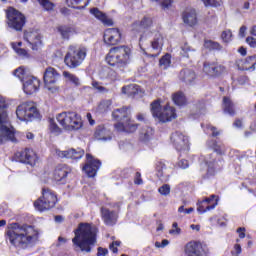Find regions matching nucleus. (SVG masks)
Listing matches in <instances>:
<instances>
[{"label": "nucleus", "instance_id": "nucleus-52", "mask_svg": "<svg viewBox=\"0 0 256 256\" xmlns=\"http://www.w3.org/2000/svg\"><path fill=\"white\" fill-rule=\"evenodd\" d=\"M193 211H195V209L193 207L191 208H185V206H180L178 208V213H184L185 215H191V213H193Z\"/></svg>", "mask_w": 256, "mask_h": 256}, {"label": "nucleus", "instance_id": "nucleus-27", "mask_svg": "<svg viewBox=\"0 0 256 256\" xmlns=\"http://www.w3.org/2000/svg\"><path fill=\"white\" fill-rule=\"evenodd\" d=\"M183 22L190 27H193L197 23V12L195 9H187L182 15Z\"/></svg>", "mask_w": 256, "mask_h": 256}, {"label": "nucleus", "instance_id": "nucleus-56", "mask_svg": "<svg viewBox=\"0 0 256 256\" xmlns=\"http://www.w3.org/2000/svg\"><path fill=\"white\" fill-rule=\"evenodd\" d=\"M241 251H242L241 245L236 244V245L234 246V249L231 251L232 256H239V255H241Z\"/></svg>", "mask_w": 256, "mask_h": 256}, {"label": "nucleus", "instance_id": "nucleus-15", "mask_svg": "<svg viewBox=\"0 0 256 256\" xmlns=\"http://www.w3.org/2000/svg\"><path fill=\"white\" fill-rule=\"evenodd\" d=\"M41 39V33L37 30L29 29L24 32V41L28 43L29 47H31L33 51H37V49L41 47L43 43Z\"/></svg>", "mask_w": 256, "mask_h": 256}, {"label": "nucleus", "instance_id": "nucleus-16", "mask_svg": "<svg viewBox=\"0 0 256 256\" xmlns=\"http://www.w3.org/2000/svg\"><path fill=\"white\" fill-rule=\"evenodd\" d=\"M171 141L178 151L189 150V138L181 132H175L171 136Z\"/></svg>", "mask_w": 256, "mask_h": 256}, {"label": "nucleus", "instance_id": "nucleus-5", "mask_svg": "<svg viewBox=\"0 0 256 256\" xmlns=\"http://www.w3.org/2000/svg\"><path fill=\"white\" fill-rule=\"evenodd\" d=\"M129 115H131V111H129L127 107L113 111L112 117L119 121L115 124L117 131H125L126 133H135V131H137V124L133 123Z\"/></svg>", "mask_w": 256, "mask_h": 256}, {"label": "nucleus", "instance_id": "nucleus-53", "mask_svg": "<svg viewBox=\"0 0 256 256\" xmlns=\"http://www.w3.org/2000/svg\"><path fill=\"white\" fill-rule=\"evenodd\" d=\"M205 7H219V2L216 0H202Z\"/></svg>", "mask_w": 256, "mask_h": 256}, {"label": "nucleus", "instance_id": "nucleus-18", "mask_svg": "<svg viewBox=\"0 0 256 256\" xmlns=\"http://www.w3.org/2000/svg\"><path fill=\"white\" fill-rule=\"evenodd\" d=\"M55 154L60 159H81L85 155V151L81 148L77 149H68V150H55Z\"/></svg>", "mask_w": 256, "mask_h": 256}, {"label": "nucleus", "instance_id": "nucleus-55", "mask_svg": "<svg viewBox=\"0 0 256 256\" xmlns=\"http://www.w3.org/2000/svg\"><path fill=\"white\" fill-rule=\"evenodd\" d=\"M119 245H121L120 241H113L109 246L110 251H112V253H117V247H119Z\"/></svg>", "mask_w": 256, "mask_h": 256}, {"label": "nucleus", "instance_id": "nucleus-38", "mask_svg": "<svg viewBox=\"0 0 256 256\" xmlns=\"http://www.w3.org/2000/svg\"><path fill=\"white\" fill-rule=\"evenodd\" d=\"M204 47H205V49H208L209 51H222L223 50V46L221 44H219V42H216L213 40H205Z\"/></svg>", "mask_w": 256, "mask_h": 256}, {"label": "nucleus", "instance_id": "nucleus-58", "mask_svg": "<svg viewBox=\"0 0 256 256\" xmlns=\"http://www.w3.org/2000/svg\"><path fill=\"white\" fill-rule=\"evenodd\" d=\"M135 185H143V179H141V173L137 172L134 179Z\"/></svg>", "mask_w": 256, "mask_h": 256}, {"label": "nucleus", "instance_id": "nucleus-37", "mask_svg": "<svg viewBox=\"0 0 256 256\" xmlns=\"http://www.w3.org/2000/svg\"><path fill=\"white\" fill-rule=\"evenodd\" d=\"M13 74L15 75V77H18V79H20V81H22V83L31 75H29V70L25 69V67L20 66L19 68H17Z\"/></svg>", "mask_w": 256, "mask_h": 256}, {"label": "nucleus", "instance_id": "nucleus-31", "mask_svg": "<svg viewBox=\"0 0 256 256\" xmlns=\"http://www.w3.org/2000/svg\"><path fill=\"white\" fill-rule=\"evenodd\" d=\"M208 146L213 149L214 153H217V155H225V153H227V147L221 142L212 141L208 143Z\"/></svg>", "mask_w": 256, "mask_h": 256}, {"label": "nucleus", "instance_id": "nucleus-9", "mask_svg": "<svg viewBox=\"0 0 256 256\" xmlns=\"http://www.w3.org/2000/svg\"><path fill=\"white\" fill-rule=\"evenodd\" d=\"M57 205V194L49 188H43L42 197L34 202V207L38 211H49Z\"/></svg>", "mask_w": 256, "mask_h": 256}, {"label": "nucleus", "instance_id": "nucleus-12", "mask_svg": "<svg viewBox=\"0 0 256 256\" xmlns=\"http://www.w3.org/2000/svg\"><path fill=\"white\" fill-rule=\"evenodd\" d=\"M7 24L10 29L22 31L25 25V16L14 8H9L7 13Z\"/></svg>", "mask_w": 256, "mask_h": 256}, {"label": "nucleus", "instance_id": "nucleus-29", "mask_svg": "<svg viewBox=\"0 0 256 256\" xmlns=\"http://www.w3.org/2000/svg\"><path fill=\"white\" fill-rule=\"evenodd\" d=\"M94 137L98 141H111V131L107 130L103 126H98L94 133Z\"/></svg>", "mask_w": 256, "mask_h": 256}, {"label": "nucleus", "instance_id": "nucleus-64", "mask_svg": "<svg viewBox=\"0 0 256 256\" xmlns=\"http://www.w3.org/2000/svg\"><path fill=\"white\" fill-rule=\"evenodd\" d=\"M245 31H247V26L240 27L239 36L240 37H245Z\"/></svg>", "mask_w": 256, "mask_h": 256}, {"label": "nucleus", "instance_id": "nucleus-40", "mask_svg": "<svg viewBox=\"0 0 256 256\" xmlns=\"http://www.w3.org/2000/svg\"><path fill=\"white\" fill-rule=\"evenodd\" d=\"M57 31L60 33L62 39H69V37L74 33L73 28L69 26H59Z\"/></svg>", "mask_w": 256, "mask_h": 256}, {"label": "nucleus", "instance_id": "nucleus-49", "mask_svg": "<svg viewBox=\"0 0 256 256\" xmlns=\"http://www.w3.org/2000/svg\"><path fill=\"white\" fill-rule=\"evenodd\" d=\"M92 87H94L96 89V91H98V93H107V88H105L103 85H101V83L93 81L92 82Z\"/></svg>", "mask_w": 256, "mask_h": 256}, {"label": "nucleus", "instance_id": "nucleus-39", "mask_svg": "<svg viewBox=\"0 0 256 256\" xmlns=\"http://www.w3.org/2000/svg\"><path fill=\"white\" fill-rule=\"evenodd\" d=\"M175 105H178L179 107H183V105H187V98L185 97V94L183 92H176L172 97Z\"/></svg>", "mask_w": 256, "mask_h": 256}, {"label": "nucleus", "instance_id": "nucleus-46", "mask_svg": "<svg viewBox=\"0 0 256 256\" xmlns=\"http://www.w3.org/2000/svg\"><path fill=\"white\" fill-rule=\"evenodd\" d=\"M233 37V33L231 30H224L221 34V39L223 43H231V38Z\"/></svg>", "mask_w": 256, "mask_h": 256}, {"label": "nucleus", "instance_id": "nucleus-10", "mask_svg": "<svg viewBox=\"0 0 256 256\" xmlns=\"http://www.w3.org/2000/svg\"><path fill=\"white\" fill-rule=\"evenodd\" d=\"M16 115L20 121H33L39 116V111L35 103L25 102L17 107Z\"/></svg>", "mask_w": 256, "mask_h": 256}, {"label": "nucleus", "instance_id": "nucleus-17", "mask_svg": "<svg viewBox=\"0 0 256 256\" xmlns=\"http://www.w3.org/2000/svg\"><path fill=\"white\" fill-rule=\"evenodd\" d=\"M86 165L83 167V171L88 175V177H95L97 175V171L101 167V161L94 159L91 154L86 155Z\"/></svg>", "mask_w": 256, "mask_h": 256}, {"label": "nucleus", "instance_id": "nucleus-42", "mask_svg": "<svg viewBox=\"0 0 256 256\" xmlns=\"http://www.w3.org/2000/svg\"><path fill=\"white\" fill-rule=\"evenodd\" d=\"M161 69H169L171 67V55H164L159 62Z\"/></svg>", "mask_w": 256, "mask_h": 256}, {"label": "nucleus", "instance_id": "nucleus-59", "mask_svg": "<svg viewBox=\"0 0 256 256\" xmlns=\"http://www.w3.org/2000/svg\"><path fill=\"white\" fill-rule=\"evenodd\" d=\"M178 167H180V169H187V167H189V162L185 159L180 160L178 162Z\"/></svg>", "mask_w": 256, "mask_h": 256}, {"label": "nucleus", "instance_id": "nucleus-48", "mask_svg": "<svg viewBox=\"0 0 256 256\" xmlns=\"http://www.w3.org/2000/svg\"><path fill=\"white\" fill-rule=\"evenodd\" d=\"M158 192L160 193V195L167 196L169 195V193H171V186H169L168 184H164L158 189Z\"/></svg>", "mask_w": 256, "mask_h": 256}, {"label": "nucleus", "instance_id": "nucleus-63", "mask_svg": "<svg viewBox=\"0 0 256 256\" xmlns=\"http://www.w3.org/2000/svg\"><path fill=\"white\" fill-rule=\"evenodd\" d=\"M169 233L170 235H181V228H172Z\"/></svg>", "mask_w": 256, "mask_h": 256}, {"label": "nucleus", "instance_id": "nucleus-6", "mask_svg": "<svg viewBox=\"0 0 256 256\" xmlns=\"http://www.w3.org/2000/svg\"><path fill=\"white\" fill-rule=\"evenodd\" d=\"M87 57V47L70 45L64 57V63L70 69H77Z\"/></svg>", "mask_w": 256, "mask_h": 256}, {"label": "nucleus", "instance_id": "nucleus-28", "mask_svg": "<svg viewBox=\"0 0 256 256\" xmlns=\"http://www.w3.org/2000/svg\"><path fill=\"white\" fill-rule=\"evenodd\" d=\"M179 79L187 85H191L197 79V74H195V71L186 68L180 72Z\"/></svg>", "mask_w": 256, "mask_h": 256}, {"label": "nucleus", "instance_id": "nucleus-1", "mask_svg": "<svg viewBox=\"0 0 256 256\" xmlns=\"http://www.w3.org/2000/svg\"><path fill=\"white\" fill-rule=\"evenodd\" d=\"M39 233L32 226H15L7 231L6 239L20 249H27L29 245L37 241Z\"/></svg>", "mask_w": 256, "mask_h": 256}, {"label": "nucleus", "instance_id": "nucleus-51", "mask_svg": "<svg viewBox=\"0 0 256 256\" xmlns=\"http://www.w3.org/2000/svg\"><path fill=\"white\" fill-rule=\"evenodd\" d=\"M191 46H189L188 43H184L182 46H181V55H183V57H188V53L189 51H191Z\"/></svg>", "mask_w": 256, "mask_h": 256}, {"label": "nucleus", "instance_id": "nucleus-54", "mask_svg": "<svg viewBox=\"0 0 256 256\" xmlns=\"http://www.w3.org/2000/svg\"><path fill=\"white\" fill-rule=\"evenodd\" d=\"M219 199L217 197V195L213 194L210 197L204 198L202 201L203 203H207L208 205H212L213 203H215V200Z\"/></svg>", "mask_w": 256, "mask_h": 256}, {"label": "nucleus", "instance_id": "nucleus-21", "mask_svg": "<svg viewBox=\"0 0 256 256\" xmlns=\"http://www.w3.org/2000/svg\"><path fill=\"white\" fill-rule=\"evenodd\" d=\"M104 42L106 45H117L121 43V30L118 28H108L104 32Z\"/></svg>", "mask_w": 256, "mask_h": 256}, {"label": "nucleus", "instance_id": "nucleus-4", "mask_svg": "<svg viewBox=\"0 0 256 256\" xmlns=\"http://www.w3.org/2000/svg\"><path fill=\"white\" fill-rule=\"evenodd\" d=\"M7 102L5 98L0 95V143L5 141H12L15 143V131L9 128V116L7 115Z\"/></svg>", "mask_w": 256, "mask_h": 256}, {"label": "nucleus", "instance_id": "nucleus-3", "mask_svg": "<svg viewBox=\"0 0 256 256\" xmlns=\"http://www.w3.org/2000/svg\"><path fill=\"white\" fill-rule=\"evenodd\" d=\"M106 62L116 69H125L131 63V48L129 46H116L110 49Z\"/></svg>", "mask_w": 256, "mask_h": 256}, {"label": "nucleus", "instance_id": "nucleus-60", "mask_svg": "<svg viewBox=\"0 0 256 256\" xmlns=\"http://www.w3.org/2000/svg\"><path fill=\"white\" fill-rule=\"evenodd\" d=\"M107 253H109V250H107V248H103V247H99L98 248V256H105L107 255Z\"/></svg>", "mask_w": 256, "mask_h": 256}, {"label": "nucleus", "instance_id": "nucleus-36", "mask_svg": "<svg viewBox=\"0 0 256 256\" xmlns=\"http://www.w3.org/2000/svg\"><path fill=\"white\" fill-rule=\"evenodd\" d=\"M153 25V20L147 16H145L140 22H136L133 24V29L137 27H141L142 29H151Z\"/></svg>", "mask_w": 256, "mask_h": 256}, {"label": "nucleus", "instance_id": "nucleus-35", "mask_svg": "<svg viewBox=\"0 0 256 256\" xmlns=\"http://www.w3.org/2000/svg\"><path fill=\"white\" fill-rule=\"evenodd\" d=\"M204 161L208 167L207 169L208 175H215V169L217 168V164L215 162V159H213V156L205 157Z\"/></svg>", "mask_w": 256, "mask_h": 256}, {"label": "nucleus", "instance_id": "nucleus-13", "mask_svg": "<svg viewBox=\"0 0 256 256\" xmlns=\"http://www.w3.org/2000/svg\"><path fill=\"white\" fill-rule=\"evenodd\" d=\"M153 36L151 40V47L153 51H156L155 54H152V57H157L159 53H161V50L163 49V45L165 44V38L163 37L162 33L159 32H151L149 30H146L143 35L140 37V41H145L147 37Z\"/></svg>", "mask_w": 256, "mask_h": 256}, {"label": "nucleus", "instance_id": "nucleus-62", "mask_svg": "<svg viewBox=\"0 0 256 256\" xmlns=\"http://www.w3.org/2000/svg\"><path fill=\"white\" fill-rule=\"evenodd\" d=\"M237 233H239L240 239H245V228L243 227L238 228Z\"/></svg>", "mask_w": 256, "mask_h": 256}, {"label": "nucleus", "instance_id": "nucleus-20", "mask_svg": "<svg viewBox=\"0 0 256 256\" xmlns=\"http://www.w3.org/2000/svg\"><path fill=\"white\" fill-rule=\"evenodd\" d=\"M203 71L209 77H219V75H223V73H225V66L215 62H205L203 65Z\"/></svg>", "mask_w": 256, "mask_h": 256}, {"label": "nucleus", "instance_id": "nucleus-7", "mask_svg": "<svg viewBox=\"0 0 256 256\" xmlns=\"http://www.w3.org/2000/svg\"><path fill=\"white\" fill-rule=\"evenodd\" d=\"M151 113L155 119L160 121V123H168V121L177 119V112H175V108L169 104L161 106V101L159 100L151 103Z\"/></svg>", "mask_w": 256, "mask_h": 256}, {"label": "nucleus", "instance_id": "nucleus-32", "mask_svg": "<svg viewBox=\"0 0 256 256\" xmlns=\"http://www.w3.org/2000/svg\"><path fill=\"white\" fill-rule=\"evenodd\" d=\"M223 110H224V113H227L231 117L235 115V104H233V101H231V98L229 97L223 98Z\"/></svg>", "mask_w": 256, "mask_h": 256}, {"label": "nucleus", "instance_id": "nucleus-44", "mask_svg": "<svg viewBox=\"0 0 256 256\" xmlns=\"http://www.w3.org/2000/svg\"><path fill=\"white\" fill-rule=\"evenodd\" d=\"M112 105L111 100H102L98 105V111L100 113H105Z\"/></svg>", "mask_w": 256, "mask_h": 256}, {"label": "nucleus", "instance_id": "nucleus-57", "mask_svg": "<svg viewBox=\"0 0 256 256\" xmlns=\"http://www.w3.org/2000/svg\"><path fill=\"white\" fill-rule=\"evenodd\" d=\"M246 43H248V45H249L250 47H252L253 49H255V47H256V39H255V38H253V37H251V36H248V37L246 38Z\"/></svg>", "mask_w": 256, "mask_h": 256}, {"label": "nucleus", "instance_id": "nucleus-22", "mask_svg": "<svg viewBox=\"0 0 256 256\" xmlns=\"http://www.w3.org/2000/svg\"><path fill=\"white\" fill-rule=\"evenodd\" d=\"M236 65L240 71H255L256 56H249L246 59H241L236 62Z\"/></svg>", "mask_w": 256, "mask_h": 256}, {"label": "nucleus", "instance_id": "nucleus-47", "mask_svg": "<svg viewBox=\"0 0 256 256\" xmlns=\"http://www.w3.org/2000/svg\"><path fill=\"white\" fill-rule=\"evenodd\" d=\"M50 131L52 133H55L56 135H59L61 133V128L55 123V120L50 119Z\"/></svg>", "mask_w": 256, "mask_h": 256}, {"label": "nucleus", "instance_id": "nucleus-26", "mask_svg": "<svg viewBox=\"0 0 256 256\" xmlns=\"http://www.w3.org/2000/svg\"><path fill=\"white\" fill-rule=\"evenodd\" d=\"M102 219L106 225H115L117 223V213L107 208H101Z\"/></svg>", "mask_w": 256, "mask_h": 256}, {"label": "nucleus", "instance_id": "nucleus-33", "mask_svg": "<svg viewBox=\"0 0 256 256\" xmlns=\"http://www.w3.org/2000/svg\"><path fill=\"white\" fill-rule=\"evenodd\" d=\"M139 91H141V88L137 84H130L122 87V93L128 97H133V95L139 94Z\"/></svg>", "mask_w": 256, "mask_h": 256}, {"label": "nucleus", "instance_id": "nucleus-19", "mask_svg": "<svg viewBox=\"0 0 256 256\" xmlns=\"http://www.w3.org/2000/svg\"><path fill=\"white\" fill-rule=\"evenodd\" d=\"M41 87V82L35 76H29L23 81V91L26 95H33L39 91Z\"/></svg>", "mask_w": 256, "mask_h": 256}, {"label": "nucleus", "instance_id": "nucleus-25", "mask_svg": "<svg viewBox=\"0 0 256 256\" xmlns=\"http://www.w3.org/2000/svg\"><path fill=\"white\" fill-rule=\"evenodd\" d=\"M91 15H93L98 21H101L103 25L111 27L113 25V20L107 17V14L103 13L99 8H92L90 9Z\"/></svg>", "mask_w": 256, "mask_h": 256}, {"label": "nucleus", "instance_id": "nucleus-2", "mask_svg": "<svg viewBox=\"0 0 256 256\" xmlns=\"http://www.w3.org/2000/svg\"><path fill=\"white\" fill-rule=\"evenodd\" d=\"M80 251L91 253V246L97 243V227L91 224H80L78 229L75 230V237L72 239Z\"/></svg>", "mask_w": 256, "mask_h": 256}, {"label": "nucleus", "instance_id": "nucleus-45", "mask_svg": "<svg viewBox=\"0 0 256 256\" xmlns=\"http://www.w3.org/2000/svg\"><path fill=\"white\" fill-rule=\"evenodd\" d=\"M153 133V128L145 127L141 131V136L143 137L144 141H148V139H151V137H153Z\"/></svg>", "mask_w": 256, "mask_h": 256}, {"label": "nucleus", "instance_id": "nucleus-23", "mask_svg": "<svg viewBox=\"0 0 256 256\" xmlns=\"http://www.w3.org/2000/svg\"><path fill=\"white\" fill-rule=\"evenodd\" d=\"M20 161L28 165H35L37 163V154L31 149H26L21 152Z\"/></svg>", "mask_w": 256, "mask_h": 256}, {"label": "nucleus", "instance_id": "nucleus-8", "mask_svg": "<svg viewBox=\"0 0 256 256\" xmlns=\"http://www.w3.org/2000/svg\"><path fill=\"white\" fill-rule=\"evenodd\" d=\"M58 123L67 131H77L83 127V120L75 112H62L56 116Z\"/></svg>", "mask_w": 256, "mask_h": 256}, {"label": "nucleus", "instance_id": "nucleus-30", "mask_svg": "<svg viewBox=\"0 0 256 256\" xmlns=\"http://www.w3.org/2000/svg\"><path fill=\"white\" fill-rule=\"evenodd\" d=\"M219 204V199L215 200V203L212 205H208L207 203H203V200H198L197 202V211L198 213H207V211H212Z\"/></svg>", "mask_w": 256, "mask_h": 256}, {"label": "nucleus", "instance_id": "nucleus-43", "mask_svg": "<svg viewBox=\"0 0 256 256\" xmlns=\"http://www.w3.org/2000/svg\"><path fill=\"white\" fill-rule=\"evenodd\" d=\"M36 1L39 3V5H41V7H43L45 11H53V9H55V4L50 0H36Z\"/></svg>", "mask_w": 256, "mask_h": 256}, {"label": "nucleus", "instance_id": "nucleus-50", "mask_svg": "<svg viewBox=\"0 0 256 256\" xmlns=\"http://www.w3.org/2000/svg\"><path fill=\"white\" fill-rule=\"evenodd\" d=\"M152 1L159 3L162 9L164 10L171 9V0H152Z\"/></svg>", "mask_w": 256, "mask_h": 256}, {"label": "nucleus", "instance_id": "nucleus-61", "mask_svg": "<svg viewBox=\"0 0 256 256\" xmlns=\"http://www.w3.org/2000/svg\"><path fill=\"white\" fill-rule=\"evenodd\" d=\"M210 131H212V136L217 137L219 136V132L217 131V128L213 127L212 125L207 126Z\"/></svg>", "mask_w": 256, "mask_h": 256}, {"label": "nucleus", "instance_id": "nucleus-34", "mask_svg": "<svg viewBox=\"0 0 256 256\" xmlns=\"http://www.w3.org/2000/svg\"><path fill=\"white\" fill-rule=\"evenodd\" d=\"M12 48L14 49L15 53L19 55V57H22V59H29V52L27 50L21 48V45H23L21 42L15 43L12 42Z\"/></svg>", "mask_w": 256, "mask_h": 256}, {"label": "nucleus", "instance_id": "nucleus-11", "mask_svg": "<svg viewBox=\"0 0 256 256\" xmlns=\"http://www.w3.org/2000/svg\"><path fill=\"white\" fill-rule=\"evenodd\" d=\"M61 79V74L53 67L46 68L44 72V85L50 93H59L57 82Z\"/></svg>", "mask_w": 256, "mask_h": 256}, {"label": "nucleus", "instance_id": "nucleus-14", "mask_svg": "<svg viewBox=\"0 0 256 256\" xmlns=\"http://www.w3.org/2000/svg\"><path fill=\"white\" fill-rule=\"evenodd\" d=\"M186 256H209V252L199 241H190L184 246Z\"/></svg>", "mask_w": 256, "mask_h": 256}, {"label": "nucleus", "instance_id": "nucleus-41", "mask_svg": "<svg viewBox=\"0 0 256 256\" xmlns=\"http://www.w3.org/2000/svg\"><path fill=\"white\" fill-rule=\"evenodd\" d=\"M63 77L66 79V81L73 83V85H75L76 87H79V85H81V81L79 80V78L71 72L64 71Z\"/></svg>", "mask_w": 256, "mask_h": 256}, {"label": "nucleus", "instance_id": "nucleus-24", "mask_svg": "<svg viewBox=\"0 0 256 256\" xmlns=\"http://www.w3.org/2000/svg\"><path fill=\"white\" fill-rule=\"evenodd\" d=\"M71 173V168L65 164H59L54 170L55 181H63Z\"/></svg>", "mask_w": 256, "mask_h": 256}]
</instances>
